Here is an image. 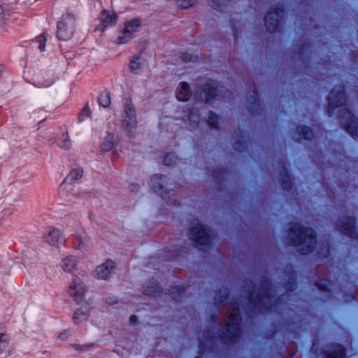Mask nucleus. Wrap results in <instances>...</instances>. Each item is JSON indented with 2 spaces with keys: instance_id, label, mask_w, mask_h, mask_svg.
Listing matches in <instances>:
<instances>
[{
  "instance_id": "1",
  "label": "nucleus",
  "mask_w": 358,
  "mask_h": 358,
  "mask_svg": "<svg viewBox=\"0 0 358 358\" xmlns=\"http://www.w3.org/2000/svg\"><path fill=\"white\" fill-rule=\"evenodd\" d=\"M286 242L295 246L302 254L313 251L316 246L314 231L310 228H306L301 224L290 228L286 236Z\"/></svg>"
},
{
  "instance_id": "2",
  "label": "nucleus",
  "mask_w": 358,
  "mask_h": 358,
  "mask_svg": "<svg viewBox=\"0 0 358 358\" xmlns=\"http://www.w3.org/2000/svg\"><path fill=\"white\" fill-rule=\"evenodd\" d=\"M239 315L237 308L231 306L227 313L224 322V327L218 333L219 337L224 342L233 341L239 335L240 324Z\"/></svg>"
},
{
  "instance_id": "3",
  "label": "nucleus",
  "mask_w": 358,
  "mask_h": 358,
  "mask_svg": "<svg viewBox=\"0 0 358 358\" xmlns=\"http://www.w3.org/2000/svg\"><path fill=\"white\" fill-rule=\"evenodd\" d=\"M189 238L200 248L209 247L212 243L211 230L199 221L192 223L189 229Z\"/></svg>"
},
{
  "instance_id": "4",
  "label": "nucleus",
  "mask_w": 358,
  "mask_h": 358,
  "mask_svg": "<svg viewBox=\"0 0 358 358\" xmlns=\"http://www.w3.org/2000/svg\"><path fill=\"white\" fill-rule=\"evenodd\" d=\"M122 103L121 127L125 134L132 139L134 136V105L131 96H125Z\"/></svg>"
},
{
  "instance_id": "5",
  "label": "nucleus",
  "mask_w": 358,
  "mask_h": 358,
  "mask_svg": "<svg viewBox=\"0 0 358 358\" xmlns=\"http://www.w3.org/2000/svg\"><path fill=\"white\" fill-rule=\"evenodd\" d=\"M76 25V15L69 12L63 14L57 22V36L59 40L68 41L73 35Z\"/></svg>"
},
{
  "instance_id": "6",
  "label": "nucleus",
  "mask_w": 358,
  "mask_h": 358,
  "mask_svg": "<svg viewBox=\"0 0 358 358\" xmlns=\"http://www.w3.org/2000/svg\"><path fill=\"white\" fill-rule=\"evenodd\" d=\"M152 189L162 199L167 202H171L174 196V192L168 187L167 179L161 175L153 176L150 179Z\"/></svg>"
},
{
  "instance_id": "7",
  "label": "nucleus",
  "mask_w": 358,
  "mask_h": 358,
  "mask_svg": "<svg viewBox=\"0 0 358 358\" xmlns=\"http://www.w3.org/2000/svg\"><path fill=\"white\" fill-rule=\"evenodd\" d=\"M283 9L278 6L273 8L265 17V26L270 32L277 31L280 27V20L282 17Z\"/></svg>"
},
{
  "instance_id": "8",
  "label": "nucleus",
  "mask_w": 358,
  "mask_h": 358,
  "mask_svg": "<svg viewBox=\"0 0 358 358\" xmlns=\"http://www.w3.org/2000/svg\"><path fill=\"white\" fill-rule=\"evenodd\" d=\"M328 101L329 113H332L336 108L344 106L346 102V97L343 87L339 86L334 88L328 98Z\"/></svg>"
},
{
  "instance_id": "9",
  "label": "nucleus",
  "mask_w": 358,
  "mask_h": 358,
  "mask_svg": "<svg viewBox=\"0 0 358 358\" xmlns=\"http://www.w3.org/2000/svg\"><path fill=\"white\" fill-rule=\"evenodd\" d=\"M83 170L82 168L73 169L68 174L59 187V194L62 197L68 196L67 192L72 189L71 183L83 177Z\"/></svg>"
},
{
  "instance_id": "10",
  "label": "nucleus",
  "mask_w": 358,
  "mask_h": 358,
  "mask_svg": "<svg viewBox=\"0 0 358 358\" xmlns=\"http://www.w3.org/2000/svg\"><path fill=\"white\" fill-rule=\"evenodd\" d=\"M341 111V110H339ZM343 116H342V124L346 130L353 138H358V120L352 114V113L347 110H342Z\"/></svg>"
},
{
  "instance_id": "11",
  "label": "nucleus",
  "mask_w": 358,
  "mask_h": 358,
  "mask_svg": "<svg viewBox=\"0 0 358 358\" xmlns=\"http://www.w3.org/2000/svg\"><path fill=\"white\" fill-rule=\"evenodd\" d=\"M99 19L100 22L97 27V29L103 32L108 28L116 24L117 22V15L114 11L103 9L100 13Z\"/></svg>"
},
{
  "instance_id": "12",
  "label": "nucleus",
  "mask_w": 358,
  "mask_h": 358,
  "mask_svg": "<svg viewBox=\"0 0 358 358\" xmlns=\"http://www.w3.org/2000/svg\"><path fill=\"white\" fill-rule=\"evenodd\" d=\"M86 287L82 280L77 276L73 278L69 285V294L78 303H81L84 299Z\"/></svg>"
},
{
  "instance_id": "13",
  "label": "nucleus",
  "mask_w": 358,
  "mask_h": 358,
  "mask_svg": "<svg viewBox=\"0 0 358 358\" xmlns=\"http://www.w3.org/2000/svg\"><path fill=\"white\" fill-rule=\"evenodd\" d=\"M134 33V19L126 22L122 27L120 28L117 43L120 44L126 43L129 41Z\"/></svg>"
},
{
  "instance_id": "14",
  "label": "nucleus",
  "mask_w": 358,
  "mask_h": 358,
  "mask_svg": "<svg viewBox=\"0 0 358 358\" xmlns=\"http://www.w3.org/2000/svg\"><path fill=\"white\" fill-rule=\"evenodd\" d=\"M114 268L115 262L110 259H108L96 268V277L98 279L107 280L113 272Z\"/></svg>"
},
{
  "instance_id": "15",
  "label": "nucleus",
  "mask_w": 358,
  "mask_h": 358,
  "mask_svg": "<svg viewBox=\"0 0 358 358\" xmlns=\"http://www.w3.org/2000/svg\"><path fill=\"white\" fill-rule=\"evenodd\" d=\"M56 80L52 71H42L36 77L34 85L38 87H48L52 85Z\"/></svg>"
},
{
  "instance_id": "16",
  "label": "nucleus",
  "mask_w": 358,
  "mask_h": 358,
  "mask_svg": "<svg viewBox=\"0 0 358 358\" xmlns=\"http://www.w3.org/2000/svg\"><path fill=\"white\" fill-rule=\"evenodd\" d=\"M43 239L45 242L55 247H59L64 242L62 233L55 227L51 228L48 234L44 235Z\"/></svg>"
},
{
  "instance_id": "17",
  "label": "nucleus",
  "mask_w": 358,
  "mask_h": 358,
  "mask_svg": "<svg viewBox=\"0 0 358 358\" xmlns=\"http://www.w3.org/2000/svg\"><path fill=\"white\" fill-rule=\"evenodd\" d=\"M354 220L351 217H343L338 223V227L342 233L353 236L355 234Z\"/></svg>"
},
{
  "instance_id": "18",
  "label": "nucleus",
  "mask_w": 358,
  "mask_h": 358,
  "mask_svg": "<svg viewBox=\"0 0 358 358\" xmlns=\"http://www.w3.org/2000/svg\"><path fill=\"white\" fill-rule=\"evenodd\" d=\"M78 263V258L76 256H68L62 259L61 266L65 272L71 273Z\"/></svg>"
},
{
  "instance_id": "19",
  "label": "nucleus",
  "mask_w": 358,
  "mask_h": 358,
  "mask_svg": "<svg viewBox=\"0 0 358 358\" xmlns=\"http://www.w3.org/2000/svg\"><path fill=\"white\" fill-rule=\"evenodd\" d=\"M191 91L189 85L185 82H181L178 87L176 93L177 99L179 101H186L191 96Z\"/></svg>"
},
{
  "instance_id": "20",
  "label": "nucleus",
  "mask_w": 358,
  "mask_h": 358,
  "mask_svg": "<svg viewBox=\"0 0 358 358\" xmlns=\"http://www.w3.org/2000/svg\"><path fill=\"white\" fill-rule=\"evenodd\" d=\"M89 317V308L88 307L84 306L80 307L74 313L73 317V323L76 324H80L84 320H87Z\"/></svg>"
},
{
  "instance_id": "21",
  "label": "nucleus",
  "mask_w": 358,
  "mask_h": 358,
  "mask_svg": "<svg viewBox=\"0 0 358 358\" xmlns=\"http://www.w3.org/2000/svg\"><path fill=\"white\" fill-rule=\"evenodd\" d=\"M97 101L100 106L104 108H108L111 103L110 92L108 90L102 91L97 97Z\"/></svg>"
},
{
  "instance_id": "22",
  "label": "nucleus",
  "mask_w": 358,
  "mask_h": 358,
  "mask_svg": "<svg viewBox=\"0 0 358 358\" xmlns=\"http://www.w3.org/2000/svg\"><path fill=\"white\" fill-rule=\"evenodd\" d=\"M115 145V135L112 133H108L104 138L103 141L100 145L101 150L108 152L113 149Z\"/></svg>"
},
{
  "instance_id": "23",
  "label": "nucleus",
  "mask_w": 358,
  "mask_h": 358,
  "mask_svg": "<svg viewBox=\"0 0 358 358\" xmlns=\"http://www.w3.org/2000/svg\"><path fill=\"white\" fill-rule=\"evenodd\" d=\"M143 292L148 295L157 296L160 292V287L157 282H150L144 287Z\"/></svg>"
},
{
  "instance_id": "24",
  "label": "nucleus",
  "mask_w": 358,
  "mask_h": 358,
  "mask_svg": "<svg viewBox=\"0 0 358 358\" xmlns=\"http://www.w3.org/2000/svg\"><path fill=\"white\" fill-rule=\"evenodd\" d=\"M343 355V350L340 345L336 346L334 350L326 352L327 358H342Z\"/></svg>"
},
{
  "instance_id": "25",
  "label": "nucleus",
  "mask_w": 358,
  "mask_h": 358,
  "mask_svg": "<svg viewBox=\"0 0 358 358\" xmlns=\"http://www.w3.org/2000/svg\"><path fill=\"white\" fill-rule=\"evenodd\" d=\"M204 99L206 101L212 98L215 93V87L213 83H207L204 86Z\"/></svg>"
},
{
  "instance_id": "26",
  "label": "nucleus",
  "mask_w": 358,
  "mask_h": 358,
  "mask_svg": "<svg viewBox=\"0 0 358 358\" xmlns=\"http://www.w3.org/2000/svg\"><path fill=\"white\" fill-rule=\"evenodd\" d=\"M176 5L180 8L187 9L193 6L196 0H174Z\"/></svg>"
},
{
  "instance_id": "27",
  "label": "nucleus",
  "mask_w": 358,
  "mask_h": 358,
  "mask_svg": "<svg viewBox=\"0 0 358 358\" xmlns=\"http://www.w3.org/2000/svg\"><path fill=\"white\" fill-rule=\"evenodd\" d=\"M90 115H91V110L89 107L88 103H87L78 115V122H81L84 121L85 118L90 117Z\"/></svg>"
},
{
  "instance_id": "28",
  "label": "nucleus",
  "mask_w": 358,
  "mask_h": 358,
  "mask_svg": "<svg viewBox=\"0 0 358 358\" xmlns=\"http://www.w3.org/2000/svg\"><path fill=\"white\" fill-rule=\"evenodd\" d=\"M36 42L38 43V48L41 52L45 50L46 38L43 34H41L36 38Z\"/></svg>"
},
{
  "instance_id": "29",
  "label": "nucleus",
  "mask_w": 358,
  "mask_h": 358,
  "mask_svg": "<svg viewBox=\"0 0 358 358\" xmlns=\"http://www.w3.org/2000/svg\"><path fill=\"white\" fill-rule=\"evenodd\" d=\"M208 124L212 127H218V117L214 113H209L208 119Z\"/></svg>"
},
{
  "instance_id": "30",
  "label": "nucleus",
  "mask_w": 358,
  "mask_h": 358,
  "mask_svg": "<svg viewBox=\"0 0 358 358\" xmlns=\"http://www.w3.org/2000/svg\"><path fill=\"white\" fill-rule=\"evenodd\" d=\"M299 136L301 135L303 138H310L311 136V132L306 127L301 126L297 129Z\"/></svg>"
},
{
  "instance_id": "31",
  "label": "nucleus",
  "mask_w": 358,
  "mask_h": 358,
  "mask_svg": "<svg viewBox=\"0 0 358 358\" xmlns=\"http://www.w3.org/2000/svg\"><path fill=\"white\" fill-rule=\"evenodd\" d=\"M8 345V340L6 338V335L3 333H0V354H1L5 348Z\"/></svg>"
},
{
  "instance_id": "32",
  "label": "nucleus",
  "mask_w": 358,
  "mask_h": 358,
  "mask_svg": "<svg viewBox=\"0 0 358 358\" xmlns=\"http://www.w3.org/2000/svg\"><path fill=\"white\" fill-rule=\"evenodd\" d=\"M71 146V141L68 136V135L64 138V140L60 143L59 147L63 149H69Z\"/></svg>"
},
{
  "instance_id": "33",
  "label": "nucleus",
  "mask_w": 358,
  "mask_h": 358,
  "mask_svg": "<svg viewBox=\"0 0 358 358\" xmlns=\"http://www.w3.org/2000/svg\"><path fill=\"white\" fill-rule=\"evenodd\" d=\"M148 41L145 38H141L138 41V49L140 52H143L148 46Z\"/></svg>"
},
{
  "instance_id": "34",
  "label": "nucleus",
  "mask_w": 358,
  "mask_h": 358,
  "mask_svg": "<svg viewBox=\"0 0 358 358\" xmlns=\"http://www.w3.org/2000/svg\"><path fill=\"white\" fill-rule=\"evenodd\" d=\"M118 301V298L116 296H110L106 298V302L108 305H114Z\"/></svg>"
},
{
  "instance_id": "35",
  "label": "nucleus",
  "mask_w": 358,
  "mask_h": 358,
  "mask_svg": "<svg viewBox=\"0 0 358 358\" xmlns=\"http://www.w3.org/2000/svg\"><path fill=\"white\" fill-rule=\"evenodd\" d=\"M212 6L215 8H220L222 5L224 4L226 0H210Z\"/></svg>"
},
{
  "instance_id": "36",
  "label": "nucleus",
  "mask_w": 358,
  "mask_h": 358,
  "mask_svg": "<svg viewBox=\"0 0 358 358\" xmlns=\"http://www.w3.org/2000/svg\"><path fill=\"white\" fill-rule=\"evenodd\" d=\"M72 346L77 350L80 351V352H83L87 349H88L90 347V345H78V344H73Z\"/></svg>"
},
{
  "instance_id": "37",
  "label": "nucleus",
  "mask_w": 358,
  "mask_h": 358,
  "mask_svg": "<svg viewBox=\"0 0 358 358\" xmlns=\"http://www.w3.org/2000/svg\"><path fill=\"white\" fill-rule=\"evenodd\" d=\"M189 120L190 122H192L193 123L197 122V120H198L197 112L194 111V110L191 111L189 116Z\"/></svg>"
},
{
  "instance_id": "38",
  "label": "nucleus",
  "mask_w": 358,
  "mask_h": 358,
  "mask_svg": "<svg viewBox=\"0 0 358 358\" xmlns=\"http://www.w3.org/2000/svg\"><path fill=\"white\" fill-rule=\"evenodd\" d=\"M4 3H3L2 0H0V23L2 22L3 20L4 19Z\"/></svg>"
},
{
  "instance_id": "39",
  "label": "nucleus",
  "mask_w": 358,
  "mask_h": 358,
  "mask_svg": "<svg viewBox=\"0 0 358 358\" xmlns=\"http://www.w3.org/2000/svg\"><path fill=\"white\" fill-rule=\"evenodd\" d=\"M175 158L173 155H169L164 159V162L167 165H171L172 159Z\"/></svg>"
},
{
  "instance_id": "40",
  "label": "nucleus",
  "mask_w": 358,
  "mask_h": 358,
  "mask_svg": "<svg viewBox=\"0 0 358 358\" xmlns=\"http://www.w3.org/2000/svg\"><path fill=\"white\" fill-rule=\"evenodd\" d=\"M129 69L131 70V72H134V56H133L131 59H130V62H129Z\"/></svg>"
},
{
  "instance_id": "41",
  "label": "nucleus",
  "mask_w": 358,
  "mask_h": 358,
  "mask_svg": "<svg viewBox=\"0 0 358 358\" xmlns=\"http://www.w3.org/2000/svg\"><path fill=\"white\" fill-rule=\"evenodd\" d=\"M67 336H68V332L67 331H64V332H62L59 334V338L61 339V340H65L67 338Z\"/></svg>"
},
{
  "instance_id": "42",
  "label": "nucleus",
  "mask_w": 358,
  "mask_h": 358,
  "mask_svg": "<svg viewBox=\"0 0 358 358\" xmlns=\"http://www.w3.org/2000/svg\"><path fill=\"white\" fill-rule=\"evenodd\" d=\"M182 59L186 62H189L192 59V56L189 54H185L182 57Z\"/></svg>"
},
{
  "instance_id": "43",
  "label": "nucleus",
  "mask_w": 358,
  "mask_h": 358,
  "mask_svg": "<svg viewBox=\"0 0 358 358\" xmlns=\"http://www.w3.org/2000/svg\"><path fill=\"white\" fill-rule=\"evenodd\" d=\"M255 297L257 298V301H262L264 303V297L265 296H259L258 294H255Z\"/></svg>"
},
{
  "instance_id": "44",
  "label": "nucleus",
  "mask_w": 358,
  "mask_h": 358,
  "mask_svg": "<svg viewBox=\"0 0 358 358\" xmlns=\"http://www.w3.org/2000/svg\"><path fill=\"white\" fill-rule=\"evenodd\" d=\"M129 322L131 324L134 323V314H131L129 317Z\"/></svg>"
},
{
  "instance_id": "45",
  "label": "nucleus",
  "mask_w": 358,
  "mask_h": 358,
  "mask_svg": "<svg viewBox=\"0 0 358 358\" xmlns=\"http://www.w3.org/2000/svg\"><path fill=\"white\" fill-rule=\"evenodd\" d=\"M140 24H141V23H140V22L138 21V20H136V22H135L136 27H138V26H139V25H140Z\"/></svg>"
},
{
  "instance_id": "46",
  "label": "nucleus",
  "mask_w": 358,
  "mask_h": 358,
  "mask_svg": "<svg viewBox=\"0 0 358 358\" xmlns=\"http://www.w3.org/2000/svg\"><path fill=\"white\" fill-rule=\"evenodd\" d=\"M3 66L0 64V76L1 75L2 72H3Z\"/></svg>"
},
{
  "instance_id": "47",
  "label": "nucleus",
  "mask_w": 358,
  "mask_h": 358,
  "mask_svg": "<svg viewBox=\"0 0 358 358\" xmlns=\"http://www.w3.org/2000/svg\"><path fill=\"white\" fill-rule=\"evenodd\" d=\"M251 300L255 303L256 301V299H254V294L251 296Z\"/></svg>"
},
{
  "instance_id": "48",
  "label": "nucleus",
  "mask_w": 358,
  "mask_h": 358,
  "mask_svg": "<svg viewBox=\"0 0 358 358\" xmlns=\"http://www.w3.org/2000/svg\"><path fill=\"white\" fill-rule=\"evenodd\" d=\"M210 332H208V336H208V337H209V336H210Z\"/></svg>"
},
{
  "instance_id": "49",
  "label": "nucleus",
  "mask_w": 358,
  "mask_h": 358,
  "mask_svg": "<svg viewBox=\"0 0 358 358\" xmlns=\"http://www.w3.org/2000/svg\"><path fill=\"white\" fill-rule=\"evenodd\" d=\"M196 358H200V357H196Z\"/></svg>"
}]
</instances>
